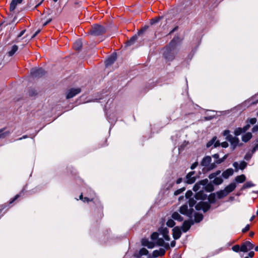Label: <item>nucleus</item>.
<instances>
[{"mask_svg": "<svg viewBox=\"0 0 258 258\" xmlns=\"http://www.w3.org/2000/svg\"><path fill=\"white\" fill-rule=\"evenodd\" d=\"M220 173H221L220 170H217L215 172H214V173L215 174L216 176L219 175L220 174Z\"/></svg>", "mask_w": 258, "mask_h": 258, "instance_id": "nucleus-63", "label": "nucleus"}, {"mask_svg": "<svg viewBox=\"0 0 258 258\" xmlns=\"http://www.w3.org/2000/svg\"><path fill=\"white\" fill-rule=\"evenodd\" d=\"M200 186V185L196 184L193 187L194 190H195V191H198L199 189Z\"/></svg>", "mask_w": 258, "mask_h": 258, "instance_id": "nucleus-53", "label": "nucleus"}, {"mask_svg": "<svg viewBox=\"0 0 258 258\" xmlns=\"http://www.w3.org/2000/svg\"><path fill=\"white\" fill-rule=\"evenodd\" d=\"M245 244L246 245L247 249L248 250H251L253 249L254 247V244H253L252 243H251L249 241H246Z\"/></svg>", "mask_w": 258, "mask_h": 258, "instance_id": "nucleus-35", "label": "nucleus"}, {"mask_svg": "<svg viewBox=\"0 0 258 258\" xmlns=\"http://www.w3.org/2000/svg\"><path fill=\"white\" fill-rule=\"evenodd\" d=\"M116 55L115 54H113L110 55L105 61L106 67H108L111 65L116 60Z\"/></svg>", "mask_w": 258, "mask_h": 258, "instance_id": "nucleus-14", "label": "nucleus"}, {"mask_svg": "<svg viewBox=\"0 0 258 258\" xmlns=\"http://www.w3.org/2000/svg\"><path fill=\"white\" fill-rule=\"evenodd\" d=\"M7 133H4L3 132V130H0V139L5 138L7 136Z\"/></svg>", "mask_w": 258, "mask_h": 258, "instance_id": "nucleus-48", "label": "nucleus"}, {"mask_svg": "<svg viewBox=\"0 0 258 258\" xmlns=\"http://www.w3.org/2000/svg\"><path fill=\"white\" fill-rule=\"evenodd\" d=\"M148 253V250L145 248H142L140 249L139 251V254L140 255H147Z\"/></svg>", "mask_w": 258, "mask_h": 258, "instance_id": "nucleus-36", "label": "nucleus"}, {"mask_svg": "<svg viewBox=\"0 0 258 258\" xmlns=\"http://www.w3.org/2000/svg\"><path fill=\"white\" fill-rule=\"evenodd\" d=\"M216 195H217V198L219 199H221L226 197L228 194H227V192H226V191L224 189L223 190H220L219 191H217L216 192Z\"/></svg>", "mask_w": 258, "mask_h": 258, "instance_id": "nucleus-20", "label": "nucleus"}, {"mask_svg": "<svg viewBox=\"0 0 258 258\" xmlns=\"http://www.w3.org/2000/svg\"><path fill=\"white\" fill-rule=\"evenodd\" d=\"M228 154H225L222 158H219L215 161V163H216V165L217 166V164H220L223 162L228 158Z\"/></svg>", "mask_w": 258, "mask_h": 258, "instance_id": "nucleus-29", "label": "nucleus"}, {"mask_svg": "<svg viewBox=\"0 0 258 258\" xmlns=\"http://www.w3.org/2000/svg\"><path fill=\"white\" fill-rule=\"evenodd\" d=\"M175 243H176V242H175V241H172L171 242V244H170L171 246L172 247H174V246H175Z\"/></svg>", "mask_w": 258, "mask_h": 258, "instance_id": "nucleus-64", "label": "nucleus"}, {"mask_svg": "<svg viewBox=\"0 0 258 258\" xmlns=\"http://www.w3.org/2000/svg\"><path fill=\"white\" fill-rule=\"evenodd\" d=\"M36 94V92L35 90L34 89H30L29 91V95L30 96H35Z\"/></svg>", "mask_w": 258, "mask_h": 258, "instance_id": "nucleus-47", "label": "nucleus"}, {"mask_svg": "<svg viewBox=\"0 0 258 258\" xmlns=\"http://www.w3.org/2000/svg\"><path fill=\"white\" fill-rule=\"evenodd\" d=\"M209 201L210 203L213 204L215 202V194H212L209 197Z\"/></svg>", "mask_w": 258, "mask_h": 258, "instance_id": "nucleus-34", "label": "nucleus"}, {"mask_svg": "<svg viewBox=\"0 0 258 258\" xmlns=\"http://www.w3.org/2000/svg\"><path fill=\"white\" fill-rule=\"evenodd\" d=\"M250 124L249 123H247L246 125L244 126L243 128L244 132H246L249 128L250 127Z\"/></svg>", "mask_w": 258, "mask_h": 258, "instance_id": "nucleus-49", "label": "nucleus"}, {"mask_svg": "<svg viewBox=\"0 0 258 258\" xmlns=\"http://www.w3.org/2000/svg\"><path fill=\"white\" fill-rule=\"evenodd\" d=\"M258 150V143L256 144L254 147L253 148L251 152L254 153L256 150Z\"/></svg>", "mask_w": 258, "mask_h": 258, "instance_id": "nucleus-55", "label": "nucleus"}, {"mask_svg": "<svg viewBox=\"0 0 258 258\" xmlns=\"http://www.w3.org/2000/svg\"><path fill=\"white\" fill-rule=\"evenodd\" d=\"M223 180L221 177H217L213 180V183L216 185L221 184Z\"/></svg>", "mask_w": 258, "mask_h": 258, "instance_id": "nucleus-30", "label": "nucleus"}, {"mask_svg": "<svg viewBox=\"0 0 258 258\" xmlns=\"http://www.w3.org/2000/svg\"><path fill=\"white\" fill-rule=\"evenodd\" d=\"M79 199L80 200H81L82 201H83V202H88L89 201H92L93 200L94 198L92 197L91 198H88V197H85V198H83V195L81 194L80 197H79Z\"/></svg>", "mask_w": 258, "mask_h": 258, "instance_id": "nucleus-32", "label": "nucleus"}, {"mask_svg": "<svg viewBox=\"0 0 258 258\" xmlns=\"http://www.w3.org/2000/svg\"><path fill=\"white\" fill-rule=\"evenodd\" d=\"M159 234L157 232H154L152 234L151 238L153 240H157L158 238Z\"/></svg>", "mask_w": 258, "mask_h": 258, "instance_id": "nucleus-43", "label": "nucleus"}, {"mask_svg": "<svg viewBox=\"0 0 258 258\" xmlns=\"http://www.w3.org/2000/svg\"><path fill=\"white\" fill-rule=\"evenodd\" d=\"M213 158L218 160L219 159V155L218 153L214 154L212 155Z\"/></svg>", "mask_w": 258, "mask_h": 258, "instance_id": "nucleus-58", "label": "nucleus"}, {"mask_svg": "<svg viewBox=\"0 0 258 258\" xmlns=\"http://www.w3.org/2000/svg\"><path fill=\"white\" fill-rule=\"evenodd\" d=\"M220 145L223 147V148H227L228 147V143L226 142H222L221 144H220Z\"/></svg>", "mask_w": 258, "mask_h": 258, "instance_id": "nucleus-50", "label": "nucleus"}, {"mask_svg": "<svg viewBox=\"0 0 258 258\" xmlns=\"http://www.w3.org/2000/svg\"><path fill=\"white\" fill-rule=\"evenodd\" d=\"M163 238H163V237L162 238H158L157 239L156 244L159 246H163L164 244Z\"/></svg>", "mask_w": 258, "mask_h": 258, "instance_id": "nucleus-37", "label": "nucleus"}, {"mask_svg": "<svg viewBox=\"0 0 258 258\" xmlns=\"http://www.w3.org/2000/svg\"><path fill=\"white\" fill-rule=\"evenodd\" d=\"M192 195V192L191 190H188L185 194V197L186 199H188V204L185 203L182 205L180 208L179 211L181 214L186 215L188 217H192L194 209L192 207L195 206L196 203V200L203 199L205 195H203V193L200 191L198 192L195 196V199L194 198H191L190 197Z\"/></svg>", "mask_w": 258, "mask_h": 258, "instance_id": "nucleus-1", "label": "nucleus"}, {"mask_svg": "<svg viewBox=\"0 0 258 258\" xmlns=\"http://www.w3.org/2000/svg\"><path fill=\"white\" fill-rule=\"evenodd\" d=\"M22 1L23 0H12L10 4V11L11 12H13L15 10L18 4H21Z\"/></svg>", "mask_w": 258, "mask_h": 258, "instance_id": "nucleus-15", "label": "nucleus"}, {"mask_svg": "<svg viewBox=\"0 0 258 258\" xmlns=\"http://www.w3.org/2000/svg\"><path fill=\"white\" fill-rule=\"evenodd\" d=\"M74 48L76 50H80L82 46V42L81 40L78 39L76 40L74 43Z\"/></svg>", "mask_w": 258, "mask_h": 258, "instance_id": "nucleus-22", "label": "nucleus"}, {"mask_svg": "<svg viewBox=\"0 0 258 258\" xmlns=\"http://www.w3.org/2000/svg\"><path fill=\"white\" fill-rule=\"evenodd\" d=\"M18 47L16 45H14L12 47L11 50H10L8 52L9 56H13L15 54V53L18 50Z\"/></svg>", "mask_w": 258, "mask_h": 258, "instance_id": "nucleus-26", "label": "nucleus"}, {"mask_svg": "<svg viewBox=\"0 0 258 258\" xmlns=\"http://www.w3.org/2000/svg\"><path fill=\"white\" fill-rule=\"evenodd\" d=\"M256 119L255 118H252L248 119L246 121L247 123H249L250 124H254L256 122Z\"/></svg>", "mask_w": 258, "mask_h": 258, "instance_id": "nucleus-44", "label": "nucleus"}, {"mask_svg": "<svg viewBox=\"0 0 258 258\" xmlns=\"http://www.w3.org/2000/svg\"><path fill=\"white\" fill-rule=\"evenodd\" d=\"M172 218L174 220H176L178 221H182L183 220V218L177 212H174L172 215Z\"/></svg>", "mask_w": 258, "mask_h": 258, "instance_id": "nucleus-24", "label": "nucleus"}, {"mask_svg": "<svg viewBox=\"0 0 258 258\" xmlns=\"http://www.w3.org/2000/svg\"><path fill=\"white\" fill-rule=\"evenodd\" d=\"M247 166V163L245 161H241L239 164V169L243 170Z\"/></svg>", "mask_w": 258, "mask_h": 258, "instance_id": "nucleus-42", "label": "nucleus"}, {"mask_svg": "<svg viewBox=\"0 0 258 258\" xmlns=\"http://www.w3.org/2000/svg\"><path fill=\"white\" fill-rule=\"evenodd\" d=\"M159 232L160 234L162 235L163 238L167 241L170 239L169 236L168 235V230L166 227H161L159 229Z\"/></svg>", "mask_w": 258, "mask_h": 258, "instance_id": "nucleus-11", "label": "nucleus"}, {"mask_svg": "<svg viewBox=\"0 0 258 258\" xmlns=\"http://www.w3.org/2000/svg\"><path fill=\"white\" fill-rule=\"evenodd\" d=\"M253 154V153L251 151L248 152L244 156V159L247 161L249 160L250 158L252 157Z\"/></svg>", "mask_w": 258, "mask_h": 258, "instance_id": "nucleus-33", "label": "nucleus"}, {"mask_svg": "<svg viewBox=\"0 0 258 258\" xmlns=\"http://www.w3.org/2000/svg\"><path fill=\"white\" fill-rule=\"evenodd\" d=\"M166 224L168 227H173L175 225V223L173 220L169 219L167 221Z\"/></svg>", "mask_w": 258, "mask_h": 258, "instance_id": "nucleus-38", "label": "nucleus"}, {"mask_svg": "<svg viewBox=\"0 0 258 258\" xmlns=\"http://www.w3.org/2000/svg\"><path fill=\"white\" fill-rule=\"evenodd\" d=\"M227 141H228L230 143V148L232 150H234L237 146H241L242 145V143H239V139L236 137L229 136L228 137Z\"/></svg>", "mask_w": 258, "mask_h": 258, "instance_id": "nucleus-5", "label": "nucleus"}, {"mask_svg": "<svg viewBox=\"0 0 258 258\" xmlns=\"http://www.w3.org/2000/svg\"><path fill=\"white\" fill-rule=\"evenodd\" d=\"M243 133H245V132L243 129V128H241V127H237V128H235L234 132V135L236 136H238Z\"/></svg>", "mask_w": 258, "mask_h": 258, "instance_id": "nucleus-31", "label": "nucleus"}, {"mask_svg": "<svg viewBox=\"0 0 258 258\" xmlns=\"http://www.w3.org/2000/svg\"><path fill=\"white\" fill-rule=\"evenodd\" d=\"M45 73V71L42 68H33L31 70V74L34 77H41Z\"/></svg>", "mask_w": 258, "mask_h": 258, "instance_id": "nucleus-7", "label": "nucleus"}, {"mask_svg": "<svg viewBox=\"0 0 258 258\" xmlns=\"http://www.w3.org/2000/svg\"><path fill=\"white\" fill-rule=\"evenodd\" d=\"M233 174V170L232 168H228L224 171L222 176L225 179H227L230 176H231Z\"/></svg>", "mask_w": 258, "mask_h": 258, "instance_id": "nucleus-16", "label": "nucleus"}, {"mask_svg": "<svg viewBox=\"0 0 258 258\" xmlns=\"http://www.w3.org/2000/svg\"><path fill=\"white\" fill-rule=\"evenodd\" d=\"M142 245L147 246L148 248H153L155 244L154 242L149 241L148 240L144 239L142 240Z\"/></svg>", "mask_w": 258, "mask_h": 258, "instance_id": "nucleus-18", "label": "nucleus"}, {"mask_svg": "<svg viewBox=\"0 0 258 258\" xmlns=\"http://www.w3.org/2000/svg\"><path fill=\"white\" fill-rule=\"evenodd\" d=\"M240 251L242 252H247L248 250L247 249L246 245L245 244V242H244L240 247Z\"/></svg>", "mask_w": 258, "mask_h": 258, "instance_id": "nucleus-39", "label": "nucleus"}, {"mask_svg": "<svg viewBox=\"0 0 258 258\" xmlns=\"http://www.w3.org/2000/svg\"><path fill=\"white\" fill-rule=\"evenodd\" d=\"M239 164L237 162H235L233 163V166L234 167H235V168H237Z\"/></svg>", "mask_w": 258, "mask_h": 258, "instance_id": "nucleus-59", "label": "nucleus"}, {"mask_svg": "<svg viewBox=\"0 0 258 258\" xmlns=\"http://www.w3.org/2000/svg\"><path fill=\"white\" fill-rule=\"evenodd\" d=\"M246 179V177L244 174H241L240 175L237 176L235 178V181L238 183H242L245 181Z\"/></svg>", "mask_w": 258, "mask_h": 258, "instance_id": "nucleus-23", "label": "nucleus"}, {"mask_svg": "<svg viewBox=\"0 0 258 258\" xmlns=\"http://www.w3.org/2000/svg\"><path fill=\"white\" fill-rule=\"evenodd\" d=\"M232 249L236 252L240 250V246L238 245H235L232 247Z\"/></svg>", "mask_w": 258, "mask_h": 258, "instance_id": "nucleus-46", "label": "nucleus"}, {"mask_svg": "<svg viewBox=\"0 0 258 258\" xmlns=\"http://www.w3.org/2000/svg\"><path fill=\"white\" fill-rule=\"evenodd\" d=\"M249 228H250L249 225H248V224L246 225V226L245 227V228L242 229V232L244 233V232L247 231L249 229Z\"/></svg>", "mask_w": 258, "mask_h": 258, "instance_id": "nucleus-51", "label": "nucleus"}, {"mask_svg": "<svg viewBox=\"0 0 258 258\" xmlns=\"http://www.w3.org/2000/svg\"><path fill=\"white\" fill-rule=\"evenodd\" d=\"M211 157L209 156H206L203 158L201 162V165L202 166L206 167L208 170H213L216 167V165L215 162L211 163Z\"/></svg>", "mask_w": 258, "mask_h": 258, "instance_id": "nucleus-3", "label": "nucleus"}, {"mask_svg": "<svg viewBox=\"0 0 258 258\" xmlns=\"http://www.w3.org/2000/svg\"><path fill=\"white\" fill-rule=\"evenodd\" d=\"M176 45L177 40L175 38H173L169 45L164 49L163 55L167 61H172L174 59L177 52Z\"/></svg>", "mask_w": 258, "mask_h": 258, "instance_id": "nucleus-2", "label": "nucleus"}, {"mask_svg": "<svg viewBox=\"0 0 258 258\" xmlns=\"http://www.w3.org/2000/svg\"><path fill=\"white\" fill-rule=\"evenodd\" d=\"M195 174L194 171L188 173L186 176V182L189 184H191L196 181L195 177L193 176Z\"/></svg>", "mask_w": 258, "mask_h": 258, "instance_id": "nucleus-12", "label": "nucleus"}, {"mask_svg": "<svg viewBox=\"0 0 258 258\" xmlns=\"http://www.w3.org/2000/svg\"><path fill=\"white\" fill-rule=\"evenodd\" d=\"M20 197L19 195H17L10 202V203L11 204L13 203L15 200H16Z\"/></svg>", "mask_w": 258, "mask_h": 258, "instance_id": "nucleus-56", "label": "nucleus"}, {"mask_svg": "<svg viewBox=\"0 0 258 258\" xmlns=\"http://www.w3.org/2000/svg\"><path fill=\"white\" fill-rule=\"evenodd\" d=\"M217 137H213L212 139L207 143L206 145L207 147L210 148L213 145L214 148H216L219 146L220 145V143L219 141L217 140Z\"/></svg>", "mask_w": 258, "mask_h": 258, "instance_id": "nucleus-9", "label": "nucleus"}, {"mask_svg": "<svg viewBox=\"0 0 258 258\" xmlns=\"http://www.w3.org/2000/svg\"><path fill=\"white\" fill-rule=\"evenodd\" d=\"M216 177H217V176H216L214 172L210 174L209 176V178L210 179H215Z\"/></svg>", "mask_w": 258, "mask_h": 258, "instance_id": "nucleus-54", "label": "nucleus"}, {"mask_svg": "<svg viewBox=\"0 0 258 258\" xmlns=\"http://www.w3.org/2000/svg\"><path fill=\"white\" fill-rule=\"evenodd\" d=\"M205 188H206V190L209 192L212 191L214 190V187H213V185H212L211 184H209L207 185H206V186L205 187Z\"/></svg>", "mask_w": 258, "mask_h": 258, "instance_id": "nucleus-40", "label": "nucleus"}, {"mask_svg": "<svg viewBox=\"0 0 258 258\" xmlns=\"http://www.w3.org/2000/svg\"><path fill=\"white\" fill-rule=\"evenodd\" d=\"M185 188L184 187L181 188L180 189H178L174 191V195L177 196L181 193H182L183 191H184Z\"/></svg>", "mask_w": 258, "mask_h": 258, "instance_id": "nucleus-41", "label": "nucleus"}, {"mask_svg": "<svg viewBox=\"0 0 258 258\" xmlns=\"http://www.w3.org/2000/svg\"><path fill=\"white\" fill-rule=\"evenodd\" d=\"M138 38L137 35H134L126 42V44L127 46H131L133 45L135 41L137 40Z\"/></svg>", "mask_w": 258, "mask_h": 258, "instance_id": "nucleus-27", "label": "nucleus"}, {"mask_svg": "<svg viewBox=\"0 0 258 258\" xmlns=\"http://www.w3.org/2000/svg\"><path fill=\"white\" fill-rule=\"evenodd\" d=\"M173 237L174 239H179L181 235L180 229L178 227H175L173 229Z\"/></svg>", "mask_w": 258, "mask_h": 258, "instance_id": "nucleus-13", "label": "nucleus"}, {"mask_svg": "<svg viewBox=\"0 0 258 258\" xmlns=\"http://www.w3.org/2000/svg\"><path fill=\"white\" fill-rule=\"evenodd\" d=\"M252 138V134L251 133H247L242 136V140L243 142L246 143Z\"/></svg>", "mask_w": 258, "mask_h": 258, "instance_id": "nucleus-21", "label": "nucleus"}, {"mask_svg": "<svg viewBox=\"0 0 258 258\" xmlns=\"http://www.w3.org/2000/svg\"><path fill=\"white\" fill-rule=\"evenodd\" d=\"M210 205L207 202H200L196 205V209L198 211L202 210L204 212H206L210 208Z\"/></svg>", "mask_w": 258, "mask_h": 258, "instance_id": "nucleus-6", "label": "nucleus"}, {"mask_svg": "<svg viewBox=\"0 0 258 258\" xmlns=\"http://www.w3.org/2000/svg\"><path fill=\"white\" fill-rule=\"evenodd\" d=\"M254 252L253 251H250L248 253V256L250 257H252L254 255Z\"/></svg>", "mask_w": 258, "mask_h": 258, "instance_id": "nucleus-62", "label": "nucleus"}, {"mask_svg": "<svg viewBox=\"0 0 258 258\" xmlns=\"http://www.w3.org/2000/svg\"><path fill=\"white\" fill-rule=\"evenodd\" d=\"M182 178H179L177 179L176 182L177 184H179L182 182Z\"/></svg>", "mask_w": 258, "mask_h": 258, "instance_id": "nucleus-60", "label": "nucleus"}, {"mask_svg": "<svg viewBox=\"0 0 258 258\" xmlns=\"http://www.w3.org/2000/svg\"><path fill=\"white\" fill-rule=\"evenodd\" d=\"M255 185L251 181H247L245 183H244L242 187H241V190H242L244 189L250 188L251 187H253Z\"/></svg>", "mask_w": 258, "mask_h": 258, "instance_id": "nucleus-25", "label": "nucleus"}, {"mask_svg": "<svg viewBox=\"0 0 258 258\" xmlns=\"http://www.w3.org/2000/svg\"><path fill=\"white\" fill-rule=\"evenodd\" d=\"M25 30H24L22 31L19 33V34L18 35V37H21V36H22L24 34V33H25Z\"/></svg>", "mask_w": 258, "mask_h": 258, "instance_id": "nucleus-61", "label": "nucleus"}, {"mask_svg": "<svg viewBox=\"0 0 258 258\" xmlns=\"http://www.w3.org/2000/svg\"><path fill=\"white\" fill-rule=\"evenodd\" d=\"M105 31V28L103 26L99 25H95L93 26L90 31L91 33L95 36L101 35Z\"/></svg>", "mask_w": 258, "mask_h": 258, "instance_id": "nucleus-4", "label": "nucleus"}, {"mask_svg": "<svg viewBox=\"0 0 258 258\" xmlns=\"http://www.w3.org/2000/svg\"><path fill=\"white\" fill-rule=\"evenodd\" d=\"M193 224H194V222L192 220L184 221L183 222V225L181 227L182 230L184 232H186L189 229L191 226Z\"/></svg>", "mask_w": 258, "mask_h": 258, "instance_id": "nucleus-10", "label": "nucleus"}, {"mask_svg": "<svg viewBox=\"0 0 258 258\" xmlns=\"http://www.w3.org/2000/svg\"><path fill=\"white\" fill-rule=\"evenodd\" d=\"M236 187V183L235 182H232L228 185L225 187L224 188L228 194L233 191Z\"/></svg>", "mask_w": 258, "mask_h": 258, "instance_id": "nucleus-17", "label": "nucleus"}, {"mask_svg": "<svg viewBox=\"0 0 258 258\" xmlns=\"http://www.w3.org/2000/svg\"><path fill=\"white\" fill-rule=\"evenodd\" d=\"M80 92V88H71L68 91L66 97L67 99L72 98Z\"/></svg>", "mask_w": 258, "mask_h": 258, "instance_id": "nucleus-8", "label": "nucleus"}, {"mask_svg": "<svg viewBox=\"0 0 258 258\" xmlns=\"http://www.w3.org/2000/svg\"><path fill=\"white\" fill-rule=\"evenodd\" d=\"M223 135L226 137V139L227 140L228 137L231 136L230 135V131L228 130H225L223 133Z\"/></svg>", "mask_w": 258, "mask_h": 258, "instance_id": "nucleus-45", "label": "nucleus"}, {"mask_svg": "<svg viewBox=\"0 0 258 258\" xmlns=\"http://www.w3.org/2000/svg\"><path fill=\"white\" fill-rule=\"evenodd\" d=\"M165 252V251L163 248H160L159 250H154L152 255L153 257H156L159 256L163 255Z\"/></svg>", "mask_w": 258, "mask_h": 258, "instance_id": "nucleus-19", "label": "nucleus"}, {"mask_svg": "<svg viewBox=\"0 0 258 258\" xmlns=\"http://www.w3.org/2000/svg\"><path fill=\"white\" fill-rule=\"evenodd\" d=\"M252 132H255L258 131V124L254 126L252 129Z\"/></svg>", "mask_w": 258, "mask_h": 258, "instance_id": "nucleus-57", "label": "nucleus"}, {"mask_svg": "<svg viewBox=\"0 0 258 258\" xmlns=\"http://www.w3.org/2000/svg\"><path fill=\"white\" fill-rule=\"evenodd\" d=\"M203 219V215L202 214L196 213L195 214V221L196 223L200 222Z\"/></svg>", "mask_w": 258, "mask_h": 258, "instance_id": "nucleus-28", "label": "nucleus"}, {"mask_svg": "<svg viewBox=\"0 0 258 258\" xmlns=\"http://www.w3.org/2000/svg\"><path fill=\"white\" fill-rule=\"evenodd\" d=\"M198 165V162H195V163H194L191 165V167H190V168L191 169H194L195 168H196Z\"/></svg>", "mask_w": 258, "mask_h": 258, "instance_id": "nucleus-52", "label": "nucleus"}]
</instances>
